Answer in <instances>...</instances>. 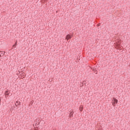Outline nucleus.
Returning a JSON list of instances; mask_svg holds the SVG:
<instances>
[{"label": "nucleus", "mask_w": 130, "mask_h": 130, "mask_svg": "<svg viewBox=\"0 0 130 130\" xmlns=\"http://www.w3.org/2000/svg\"><path fill=\"white\" fill-rule=\"evenodd\" d=\"M117 102H118V101L116 100L115 98H113L112 101V103L113 106H115L116 104H117Z\"/></svg>", "instance_id": "f257e3e1"}, {"label": "nucleus", "mask_w": 130, "mask_h": 130, "mask_svg": "<svg viewBox=\"0 0 130 130\" xmlns=\"http://www.w3.org/2000/svg\"><path fill=\"white\" fill-rule=\"evenodd\" d=\"M70 112V113L69 114V117H73V114H74V112L73 111V110H71Z\"/></svg>", "instance_id": "f03ea898"}, {"label": "nucleus", "mask_w": 130, "mask_h": 130, "mask_svg": "<svg viewBox=\"0 0 130 130\" xmlns=\"http://www.w3.org/2000/svg\"><path fill=\"white\" fill-rule=\"evenodd\" d=\"M71 38H72V37L71 36V35H68L66 36V39H67V41L71 39Z\"/></svg>", "instance_id": "7ed1b4c3"}, {"label": "nucleus", "mask_w": 130, "mask_h": 130, "mask_svg": "<svg viewBox=\"0 0 130 130\" xmlns=\"http://www.w3.org/2000/svg\"><path fill=\"white\" fill-rule=\"evenodd\" d=\"M5 96H9L10 95V93H9V91L7 90L5 92Z\"/></svg>", "instance_id": "20e7f679"}, {"label": "nucleus", "mask_w": 130, "mask_h": 130, "mask_svg": "<svg viewBox=\"0 0 130 130\" xmlns=\"http://www.w3.org/2000/svg\"><path fill=\"white\" fill-rule=\"evenodd\" d=\"M3 55H5V52L4 51H0V56H3Z\"/></svg>", "instance_id": "39448f33"}, {"label": "nucleus", "mask_w": 130, "mask_h": 130, "mask_svg": "<svg viewBox=\"0 0 130 130\" xmlns=\"http://www.w3.org/2000/svg\"><path fill=\"white\" fill-rule=\"evenodd\" d=\"M20 103H21L20 102L17 101V102L15 103V106H18V105H20Z\"/></svg>", "instance_id": "423d86ee"}, {"label": "nucleus", "mask_w": 130, "mask_h": 130, "mask_svg": "<svg viewBox=\"0 0 130 130\" xmlns=\"http://www.w3.org/2000/svg\"><path fill=\"white\" fill-rule=\"evenodd\" d=\"M79 110H80V111H82V110H83V106H80Z\"/></svg>", "instance_id": "0eeeda50"}, {"label": "nucleus", "mask_w": 130, "mask_h": 130, "mask_svg": "<svg viewBox=\"0 0 130 130\" xmlns=\"http://www.w3.org/2000/svg\"><path fill=\"white\" fill-rule=\"evenodd\" d=\"M39 124V123H36L35 124H34V126H36V127H37Z\"/></svg>", "instance_id": "6e6552de"}, {"label": "nucleus", "mask_w": 130, "mask_h": 130, "mask_svg": "<svg viewBox=\"0 0 130 130\" xmlns=\"http://www.w3.org/2000/svg\"><path fill=\"white\" fill-rule=\"evenodd\" d=\"M17 45V42H16L15 44L13 45V48H16V46Z\"/></svg>", "instance_id": "1a4fd4ad"}, {"label": "nucleus", "mask_w": 130, "mask_h": 130, "mask_svg": "<svg viewBox=\"0 0 130 130\" xmlns=\"http://www.w3.org/2000/svg\"><path fill=\"white\" fill-rule=\"evenodd\" d=\"M94 72L95 74H97V71L93 69Z\"/></svg>", "instance_id": "9d476101"}, {"label": "nucleus", "mask_w": 130, "mask_h": 130, "mask_svg": "<svg viewBox=\"0 0 130 130\" xmlns=\"http://www.w3.org/2000/svg\"><path fill=\"white\" fill-rule=\"evenodd\" d=\"M1 101H2V98L0 97V103H1Z\"/></svg>", "instance_id": "9b49d317"}]
</instances>
